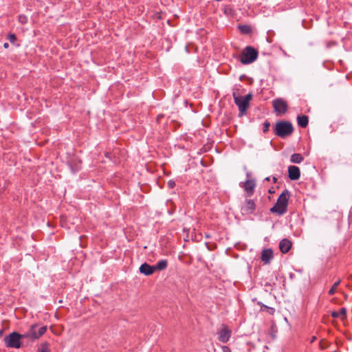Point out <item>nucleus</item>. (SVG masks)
I'll list each match as a JSON object with an SVG mask.
<instances>
[{
	"instance_id": "23",
	"label": "nucleus",
	"mask_w": 352,
	"mask_h": 352,
	"mask_svg": "<svg viewBox=\"0 0 352 352\" xmlns=\"http://www.w3.org/2000/svg\"><path fill=\"white\" fill-rule=\"evenodd\" d=\"M19 20L21 23H25L28 21L27 17L24 15H20Z\"/></svg>"
},
{
	"instance_id": "18",
	"label": "nucleus",
	"mask_w": 352,
	"mask_h": 352,
	"mask_svg": "<svg viewBox=\"0 0 352 352\" xmlns=\"http://www.w3.org/2000/svg\"><path fill=\"white\" fill-rule=\"evenodd\" d=\"M304 158L302 155L300 153H294L290 157V161L292 163L300 164L303 161Z\"/></svg>"
},
{
	"instance_id": "25",
	"label": "nucleus",
	"mask_w": 352,
	"mask_h": 352,
	"mask_svg": "<svg viewBox=\"0 0 352 352\" xmlns=\"http://www.w3.org/2000/svg\"><path fill=\"white\" fill-rule=\"evenodd\" d=\"M167 186L169 188L172 189L175 186V182L173 180H169L167 183Z\"/></svg>"
},
{
	"instance_id": "10",
	"label": "nucleus",
	"mask_w": 352,
	"mask_h": 352,
	"mask_svg": "<svg viewBox=\"0 0 352 352\" xmlns=\"http://www.w3.org/2000/svg\"><path fill=\"white\" fill-rule=\"evenodd\" d=\"M300 170L296 166H289L288 167V177L291 180H297L300 178Z\"/></svg>"
},
{
	"instance_id": "12",
	"label": "nucleus",
	"mask_w": 352,
	"mask_h": 352,
	"mask_svg": "<svg viewBox=\"0 0 352 352\" xmlns=\"http://www.w3.org/2000/svg\"><path fill=\"white\" fill-rule=\"evenodd\" d=\"M139 271L141 274H143L146 276H150L154 273L155 268L153 265L152 266L146 263H144L140 265Z\"/></svg>"
},
{
	"instance_id": "32",
	"label": "nucleus",
	"mask_w": 352,
	"mask_h": 352,
	"mask_svg": "<svg viewBox=\"0 0 352 352\" xmlns=\"http://www.w3.org/2000/svg\"><path fill=\"white\" fill-rule=\"evenodd\" d=\"M2 336V332L0 331V338Z\"/></svg>"
},
{
	"instance_id": "4",
	"label": "nucleus",
	"mask_w": 352,
	"mask_h": 352,
	"mask_svg": "<svg viewBox=\"0 0 352 352\" xmlns=\"http://www.w3.org/2000/svg\"><path fill=\"white\" fill-rule=\"evenodd\" d=\"M258 52L252 46L245 47L240 56V61L243 64L248 65L255 61L258 58Z\"/></svg>"
},
{
	"instance_id": "2",
	"label": "nucleus",
	"mask_w": 352,
	"mask_h": 352,
	"mask_svg": "<svg viewBox=\"0 0 352 352\" xmlns=\"http://www.w3.org/2000/svg\"><path fill=\"white\" fill-rule=\"evenodd\" d=\"M274 131L276 136L285 138L293 133L294 126L290 122L279 121L276 123Z\"/></svg>"
},
{
	"instance_id": "5",
	"label": "nucleus",
	"mask_w": 352,
	"mask_h": 352,
	"mask_svg": "<svg viewBox=\"0 0 352 352\" xmlns=\"http://www.w3.org/2000/svg\"><path fill=\"white\" fill-rule=\"evenodd\" d=\"M47 326L38 327V324H34L30 326L29 330L23 333L25 338L36 340L41 337L47 331Z\"/></svg>"
},
{
	"instance_id": "1",
	"label": "nucleus",
	"mask_w": 352,
	"mask_h": 352,
	"mask_svg": "<svg viewBox=\"0 0 352 352\" xmlns=\"http://www.w3.org/2000/svg\"><path fill=\"white\" fill-rule=\"evenodd\" d=\"M289 197L290 192L287 189L284 190L278 197L276 204L270 208V211L279 216L283 215L287 212Z\"/></svg>"
},
{
	"instance_id": "15",
	"label": "nucleus",
	"mask_w": 352,
	"mask_h": 352,
	"mask_svg": "<svg viewBox=\"0 0 352 352\" xmlns=\"http://www.w3.org/2000/svg\"><path fill=\"white\" fill-rule=\"evenodd\" d=\"M331 316L334 318H340L341 320H344L346 317V309L342 307L339 311H332Z\"/></svg>"
},
{
	"instance_id": "6",
	"label": "nucleus",
	"mask_w": 352,
	"mask_h": 352,
	"mask_svg": "<svg viewBox=\"0 0 352 352\" xmlns=\"http://www.w3.org/2000/svg\"><path fill=\"white\" fill-rule=\"evenodd\" d=\"M23 338V334L12 332L4 338V342L7 347L19 349L21 346V340Z\"/></svg>"
},
{
	"instance_id": "11",
	"label": "nucleus",
	"mask_w": 352,
	"mask_h": 352,
	"mask_svg": "<svg viewBox=\"0 0 352 352\" xmlns=\"http://www.w3.org/2000/svg\"><path fill=\"white\" fill-rule=\"evenodd\" d=\"M256 186V182L254 179H248L245 182L243 187L244 190L246 192L248 196H251L253 195L254 192V188Z\"/></svg>"
},
{
	"instance_id": "29",
	"label": "nucleus",
	"mask_w": 352,
	"mask_h": 352,
	"mask_svg": "<svg viewBox=\"0 0 352 352\" xmlns=\"http://www.w3.org/2000/svg\"><path fill=\"white\" fill-rule=\"evenodd\" d=\"M316 339V338L315 336L312 337V338L311 340V342H313Z\"/></svg>"
},
{
	"instance_id": "31",
	"label": "nucleus",
	"mask_w": 352,
	"mask_h": 352,
	"mask_svg": "<svg viewBox=\"0 0 352 352\" xmlns=\"http://www.w3.org/2000/svg\"><path fill=\"white\" fill-rule=\"evenodd\" d=\"M265 180L270 181V177H267Z\"/></svg>"
},
{
	"instance_id": "20",
	"label": "nucleus",
	"mask_w": 352,
	"mask_h": 352,
	"mask_svg": "<svg viewBox=\"0 0 352 352\" xmlns=\"http://www.w3.org/2000/svg\"><path fill=\"white\" fill-rule=\"evenodd\" d=\"M340 282H341L340 280H339L336 281V283H334V284L332 285L331 288L329 291V295L331 296L336 293V289H337L338 285H340Z\"/></svg>"
},
{
	"instance_id": "24",
	"label": "nucleus",
	"mask_w": 352,
	"mask_h": 352,
	"mask_svg": "<svg viewBox=\"0 0 352 352\" xmlns=\"http://www.w3.org/2000/svg\"><path fill=\"white\" fill-rule=\"evenodd\" d=\"M270 126V122H268L267 121L265 122L264 126H263V132L264 133H266L267 131H268Z\"/></svg>"
},
{
	"instance_id": "22",
	"label": "nucleus",
	"mask_w": 352,
	"mask_h": 352,
	"mask_svg": "<svg viewBox=\"0 0 352 352\" xmlns=\"http://www.w3.org/2000/svg\"><path fill=\"white\" fill-rule=\"evenodd\" d=\"M8 39L10 41V42L11 43H14L15 41L16 40V35L14 34H10L8 36Z\"/></svg>"
},
{
	"instance_id": "3",
	"label": "nucleus",
	"mask_w": 352,
	"mask_h": 352,
	"mask_svg": "<svg viewBox=\"0 0 352 352\" xmlns=\"http://www.w3.org/2000/svg\"><path fill=\"white\" fill-rule=\"evenodd\" d=\"M232 96L234 103L239 107V116H243L246 113V111L249 108L250 101L252 99V94H248L245 96L243 97L234 91Z\"/></svg>"
},
{
	"instance_id": "26",
	"label": "nucleus",
	"mask_w": 352,
	"mask_h": 352,
	"mask_svg": "<svg viewBox=\"0 0 352 352\" xmlns=\"http://www.w3.org/2000/svg\"><path fill=\"white\" fill-rule=\"evenodd\" d=\"M223 351H224V352H226V351L230 352V349H229V348H228V347H227V346H224V347H223Z\"/></svg>"
},
{
	"instance_id": "27",
	"label": "nucleus",
	"mask_w": 352,
	"mask_h": 352,
	"mask_svg": "<svg viewBox=\"0 0 352 352\" xmlns=\"http://www.w3.org/2000/svg\"><path fill=\"white\" fill-rule=\"evenodd\" d=\"M3 47H4V48H8L9 47V44L8 43H5L3 44Z\"/></svg>"
},
{
	"instance_id": "13",
	"label": "nucleus",
	"mask_w": 352,
	"mask_h": 352,
	"mask_svg": "<svg viewBox=\"0 0 352 352\" xmlns=\"http://www.w3.org/2000/svg\"><path fill=\"white\" fill-rule=\"evenodd\" d=\"M292 245V243L289 239H284L280 241L279 243V248L282 253L285 254L290 250Z\"/></svg>"
},
{
	"instance_id": "7",
	"label": "nucleus",
	"mask_w": 352,
	"mask_h": 352,
	"mask_svg": "<svg viewBox=\"0 0 352 352\" xmlns=\"http://www.w3.org/2000/svg\"><path fill=\"white\" fill-rule=\"evenodd\" d=\"M273 107L277 115L285 114L288 109V105L285 100L282 98H276L273 100Z\"/></svg>"
},
{
	"instance_id": "19",
	"label": "nucleus",
	"mask_w": 352,
	"mask_h": 352,
	"mask_svg": "<svg viewBox=\"0 0 352 352\" xmlns=\"http://www.w3.org/2000/svg\"><path fill=\"white\" fill-rule=\"evenodd\" d=\"M37 352H50L49 344L47 342L42 343L41 345V348L38 349Z\"/></svg>"
},
{
	"instance_id": "21",
	"label": "nucleus",
	"mask_w": 352,
	"mask_h": 352,
	"mask_svg": "<svg viewBox=\"0 0 352 352\" xmlns=\"http://www.w3.org/2000/svg\"><path fill=\"white\" fill-rule=\"evenodd\" d=\"M239 30H241V32L243 34H249L252 31V29L249 25H239Z\"/></svg>"
},
{
	"instance_id": "8",
	"label": "nucleus",
	"mask_w": 352,
	"mask_h": 352,
	"mask_svg": "<svg viewBox=\"0 0 352 352\" xmlns=\"http://www.w3.org/2000/svg\"><path fill=\"white\" fill-rule=\"evenodd\" d=\"M256 204L254 200L246 199L241 206V212L243 215H250L254 212Z\"/></svg>"
},
{
	"instance_id": "28",
	"label": "nucleus",
	"mask_w": 352,
	"mask_h": 352,
	"mask_svg": "<svg viewBox=\"0 0 352 352\" xmlns=\"http://www.w3.org/2000/svg\"><path fill=\"white\" fill-rule=\"evenodd\" d=\"M276 182H277V179H276V177H273V182H274V183H276Z\"/></svg>"
},
{
	"instance_id": "30",
	"label": "nucleus",
	"mask_w": 352,
	"mask_h": 352,
	"mask_svg": "<svg viewBox=\"0 0 352 352\" xmlns=\"http://www.w3.org/2000/svg\"><path fill=\"white\" fill-rule=\"evenodd\" d=\"M270 309H271V312H270V313H271V314H273V313H274V309L273 308H270Z\"/></svg>"
},
{
	"instance_id": "9",
	"label": "nucleus",
	"mask_w": 352,
	"mask_h": 352,
	"mask_svg": "<svg viewBox=\"0 0 352 352\" xmlns=\"http://www.w3.org/2000/svg\"><path fill=\"white\" fill-rule=\"evenodd\" d=\"M232 334L231 330L228 328V327L224 324H222L221 326V329L218 332V339L220 342L223 343H226Z\"/></svg>"
},
{
	"instance_id": "17",
	"label": "nucleus",
	"mask_w": 352,
	"mask_h": 352,
	"mask_svg": "<svg viewBox=\"0 0 352 352\" xmlns=\"http://www.w3.org/2000/svg\"><path fill=\"white\" fill-rule=\"evenodd\" d=\"M168 262L166 260H160L154 266L155 271V270H164L167 267Z\"/></svg>"
},
{
	"instance_id": "16",
	"label": "nucleus",
	"mask_w": 352,
	"mask_h": 352,
	"mask_svg": "<svg viewBox=\"0 0 352 352\" xmlns=\"http://www.w3.org/2000/svg\"><path fill=\"white\" fill-rule=\"evenodd\" d=\"M297 122L300 127L305 128L308 125L309 118L305 115L298 116Z\"/></svg>"
},
{
	"instance_id": "14",
	"label": "nucleus",
	"mask_w": 352,
	"mask_h": 352,
	"mask_svg": "<svg viewBox=\"0 0 352 352\" xmlns=\"http://www.w3.org/2000/svg\"><path fill=\"white\" fill-rule=\"evenodd\" d=\"M273 258V252L271 249H265L261 254V260L265 263H269Z\"/></svg>"
}]
</instances>
